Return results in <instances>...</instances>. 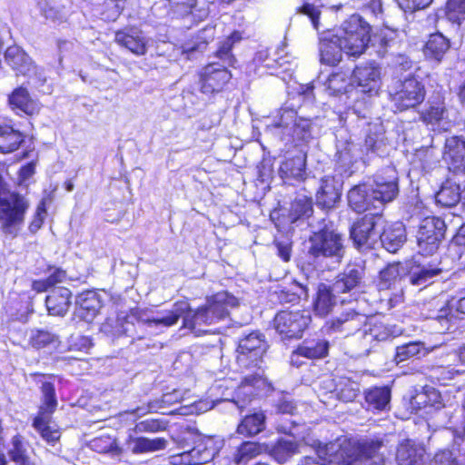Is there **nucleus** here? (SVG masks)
I'll return each mask as SVG.
<instances>
[{"label":"nucleus","mask_w":465,"mask_h":465,"mask_svg":"<svg viewBox=\"0 0 465 465\" xmlns=\"http://www.w3.org/2000/svg\"><path fill=\"white\" fill-rule=\"evenodd\" d=\"M326 324L329 331L340 332L345 336L353 335L352 340L360 341L356 351L358 356L368 355L375 347L373 343L389 341L402 333L400 327L369 320L365 313L358 312L354 307L343 310Z\"/></svg>","instance_id":"obj_1"},{"label":"nucleus","mask_w":465,"mask_h":465,"mask_svg":"<svg viewBox=\"0 0 465 465\" xmlns=\"http://www.w3.org/2000/svg\"><path fill=\"white\" fill-rule=\"evenodd\" d=\"M312 227L308 239L306 262L312 270L325 271L338 267L346 254V239L342 233L333 228L332 223L322 218Z\"/></svg>","instance_id":"obj_2"},{"label":"nucleus","mask_w":465,"mask_h":465,"mask_svg":"<svg viewBox=\"0 0 465 465\" xmlns=\"http://www.w3.org/2000/svg\"><path fill=\"white\" fill-rule=\"evenodd\" d=\"M382 446L380 440H344L342 443L330 442L317 450L322 460L306 457L298 465H385L384 459L378 455Z\"/></svg>","instance_id":"obj_3"},{"label":"nucleus","mask_w":465,"mask_h":465,"mask_svg":"<svg viewBox=\"0 0 465 465\" xmlns=\"http://www.w3.org/2000/svg\"><path fill=\"white\" fill-rule=\"evenodd\" d=\"M239 305L236 297L227 292H217L207 298L206 303L196 310H189L184 316V328L189 329L196 336L207 333L204 326H210L229 316V308Z\"/></svg>","instance_id":"obj_4"},{"label":"nucleus","mask_w":465,"mask_h":465,"mask_svg":"<svg viewBox=\"0 0 465 465\" xmlns=\"http://www.w3.org/2000/svg\"><path fill=\"white\" fill-rule=\"evenodd\" d=\"M242 39L240 33L234 32L227 37L215 52L214 57L220 62H212L208 64L201 74V92L206 94H212L223 90L224 85L232 78L228 66H233L236 59L232 54L234 43Z\"/></svg>","instance_id":"obj_5"},{"label":"nucleus","mask_w":465,"mask_h":465,"mask_svg":"<svg viewBox=\"0 0 465 465\" xmlns=\"http://www.w3.org/2000/svg\"><path fill=\"white\" fill-rule=\"evenodd\" d=\"M385 131L381 124L369 125L363 143L347 142L336 153L337 162L343 167H350L361 160L368 163L374 156L385 153Z\"/></svg>","instance_id":"obj_6"},{"label":"nucleus","mask_w":465,"mask_h":465,"mask_svg":"<svg viewBox=\"0 0 465 465\" xmlns=\"http://www.w3.org/2000/svg\"><path fill=\"white\" fill-rule=\"evenodd\" d=\"M268 345L264 336L260 332H251L239 340L236 350V362L242 370L254 371L252 375L243 378L242 383L245 386L254 387L262 381L263 371L262 363Z\"/></svg>","instance_id":"obj_7"},{"label":"nucleus","mask_w":465,"mask_h":465,"mask_svg":"<svg viewBox=\"0 0 465 465\" xmlns=\"http://www.w3.org/2000/svg\"><path fill=\"white\" fill-rule=\"evenodd\" d=\"M30 208L29 200L17 192H10L0 177V231L5 236L17 237Z\"/></svg>","instance_id":"obj_8"},{"label":"nucleus","mask_w":465,"mask_h":465,"mask_svg":"<svg viewBox=\"0 0 465 465\" xmlns=\"http://www.w3.org/2000/svg\"><path fill=\"white\" fill-rule=\"evenodd\" d=\"M267 129L287 144L296 141H307L312 137V127L311 119L298 116L294 109L282 107Z\"/></svg>","instance_id":"obj_9"},{"label":"nucleus","mask_w":465,"mask_h":465,"mask_svg":"<svg viewBox=\"0 0 465 465\" xmlns=\"http://www.w3.org/2000/svg\"><path fill=\"white\" fill-rule=\"evenodd\" d=\"M298 12L310 18L315 30L318 32L320 30L323 31L319 38L321 63L330 66H336L341 61L342 54L345 53L341 36L330 31L325 32L326 28L321 23L322 12L318 6L305 3L299 8Z\"/></svg>","instance_id":"obj_10"},{"label":"nucleus","mask_w":465,"mask_h":465,"mask_svg":"<svg viewBox=\"0 0 465 465\" xmlns=\"http://www.w3.org/2000/svg\"><path fill=\"white\" fill-rule=\"evenodd\" d=\"M338 35L348 55L360 56L370 48L371 25L357 14L342 23Z\"/></svg>","instance_id":"obj_11"},{"label":"nucleus","mask_w":465,"mask_h":465,"mask_svg":"<svg viewBox=\"0 0 465 465\" xmlns=\"http://www.w3.org/2000/svg\"><path fill=\"white\" fill-rule=\"evenodd\" d=\"M391 102L395 111L415 109L425 100L426 88L420 79L410 75L395 83L390 91Z\"/></svg>","instance_id":"obj_12"},{"label":"nucleus","mask_w":465,"mask_h":465,"mask_svg":"<svg viewBox=\"0 0 465 465\" xmlns=\"http://www.w3.org/2000/svg\"><path fill=\"white\" fill-rule=\"evenodd\" d=\"M384 223L380 212L367 213L358 218L350 227V239L359 252H366L374 248L378 243L380 231Z\"/></svg>","instance_id":"obj_13"},{"label":"nucleus","mask_w":465,"mask_h":465,"mask_svg":"<svg viewBox=\"0 0 465 465\" xmlns=\"http://www.w3.org/2000/svg\"><path fill=\"white\" fill-rule=\"evenodd\" d=\"M447 226L440 217L424 218L417 232L418 252L423 256H430L437 252L444 240Z\"/></svg>","instance_id":"obj_14"},{"label":"nucleus","mask_w":465,"mask_h":465,"mask_svg":"<svg viewBox=\"0 0 465 465\" xmlns=\"http://www.w3.org/2000/svg\"><path fill=\"white\" fill-rule=\"evenodd\" d=\"M370 185L373 193L372 203H376L379 211H381L387 203L394 201L399 195L397 173L391 167H387L376 173L372 181L370 182Z\"/></svg>","instance_id":"obj_15"},{"label":"nucleus","mask_w":465,"mask_h":465,"mask_svg":"<svg viewBox=\"0 0 465 465\" xmlns=\"http://www.w3.org/2000/svg\"><path fill=\"white\" fill-rule=\"evenodd\" d=\"M311 322L305 311H282L273 319V326L282 340L300 339Z\"/></svg>","instance_id":"obj_16"},{"label":"nucleus","mask_w":465,"mask_h":465,"mask_svg":"<svg viewBox=\"0 0 465 465\" xmlns=\"http://www.w3.org/2000/svg\"><path fill=\"white\" fill-rule=\"evenodd\" d=\"M365 262L359 261L348 264L342 272L339 273L332 282V291L343 294H349V298L356 301L358 290L363 286L365 278Z\"/></svg>","instance_id":"obj_17"},{"label":"nucleus","mask_w":465,"mask_h":465,"mask_svg":"<svg viewBox=\"0 0 465 465\" xmlns=\"http://www.w3.org/2000/svg\"><path fill=\"white\" fill-rule=\"evenodd\" d=\"M351 77L360 92L370 96L379 93L381 84V68L375 62L355 66Z\"/></svg>","instance_id":"obj_18"},{"label":"nucleus","mask_w":465,"mask_h":465,"mask_svg":"<svg viewBox=\"0 0 465 465\" xmlns=\"http://www.w3.org/2000/svg\"><path fill=\"white\" fill-rule=\"evenodd\" d=\"M218 454V449L212 438L198 437L194 446L180 454L183 465H203L210 462Z\"/></svg>","instance_id":"obj_19"},{"label":"nucleus","mask_w":465,"mask_h":465,"mask_svg":"<svg viewBox=\"0 0 465 465\" xmlns=\"http://www.w3.org/2000/svg\"><path fill=\"white\" fill-rule=\"evenodd\" d=\"M125 336L133 340H143L150 335L156 334L151 322V314L140 308L130 310V320L125 327Z\"/></svg>","instance_id":"obj_20"},{"label":"nucleus","mask_w":465,"mask_h":465,"mask_svg":"<svg viewBox=\"0 0 465 465\" xmlns=\"http://www.w3.org/2000/svg\"><path fill=\"white\" fill-rule=\"evenodd\" d=\"M332 283L328 285L326 283H320L317 289L316 298L313 302V309L317 315L325 317L333 309V307L341 302V304L351 302V299L341 296L340 292L332 291Z\"/></svg>","instance_id":"obj_21"},{"label":"nucleus","mask_w":465,"mask_h":465,"mask_svg":"<svg viewBox=\"0 0 465 465\" xmlns=\"http://www.w3.org/2000/svg\"><path fill=\"white\" fill-rule=\"evenodd\" d=\"M74 304V316L87 322L95 318L103 306L100 295L93 290L79 293L75 297Z\"/></svg>","instance_id":"obj_22"},{"label":"nucleus","mask_w":465,"mask_h":465,"mask_svg":"<svg viewBox=\"0 0 465 465\" xmlns=\"http://www.w3.org/2000/svg\"><path fill=\"white\" fill-rule=\"evenodd\" d=\"M341 182L333 176H325L316 193V205L322 209L331 210L340 202Z\"/></svg>","instance_id":"obj_23"},{"label":"nucleus","mask_w":465,"mask_h":465,"mask_svg":"<svg viewBox=\"0 0 465 465\" xmlns=\"http://www.w3.org/2000/svg\"><path fill=\"white\" fill-rule=\"evenodd\" d=\"M279 175L285 183L292 184L306 178V154L302 151L287 157L280 165Z\"/></svg>","instance_id":"obj_24"},{"label":"nucleus","mask_w":465,"mask_h":465,"mask_svg":"<svg viewBox=\"0 0 465 465\" xmlns=\"http://www.w3.org/2000/svg\"><path fill=\"white\" fill-rule=\"evenodd\" d=\"M8 104L17 114L33 116L38 114L41 110V104L38 100L31 97L25 87L19 86L8 95Z\"/></svg>","instance_id":"obj_25"},{"label":"nucleus","mask_w":465,"mask_h":465,"mask_svg":"<svg viewBox=\"0 0 465 465\" xmlns=\"http://www.w3.org/2000/svg\"><path fill=\"white\" fill-rule=\"evenodd\" d=\"M114 41L121 47L125 48L132 54L140 56L147 52V41L143 32L137 28L130 27L117 31Z\"/></svg>","instance_id":"obj_26"},{"label":"nucleus","mask_w":465,"mask_h":465,"mask_svg":"<svg viewBox=\"0 0 465 465\" xmlns=\"http://www.w3.org/2000/svg\"><path fill=\"white\" fill-rule=\"evenodd\" d=\"M373 193L370 182L353 186L347 194L349 206L356 213H363L368 210H377L376 203H372Z\"/></svg>","instance_id":"obj_27"},{"label":"nucleus","mask_w":465,"mask_h":465,"mask_svg":"<svg viewBox=\"0 0 465 465\" xmlns=\"http://www.w3.org/2000/svg\"><path fill=\"white\" fill-rule=\"evenodd\" d=\"M189 310V303L186 301L176 302L171 310L158 312L156 316L151 315V322L156 334L161 329L168 328L175 325L179 319H183V326L184 327V316Z\"/></svg>","instance_id":"obj_28"},{"label":"nucleus","mask_w":465,"mask_h":465,"mask_svg":"<svg viewBox=\"0 0 465 465\" xmlns=\"http://www.w3.org/2000/svg\"><path fill=\"white\" fill-rule=\"evenodd\" d=\"M33 376L35 378L37 382H41L42 385L40 387L42 398H41V405L39 407V411L36 416V422H40L43 420L44 417H51L52 414L55 411L58 401L56 399L55 388L54 383L46 381H43L45 379V375L35 373Z\"/></svg>","instance_id":"obj_29"},{"label":"nucleus","mask_w":465,"mask_h":465,"mask_svg":"<svg viewBox=\"0 0 465 465\" xmlns=\"http://www.w3.org/2000/svg\"><path fill=\"white\" fill-rule=\"evenodd\" d=\"M379 240L386 251L395 253L403 246L407 240L404 224L401 222H396L383 227L382 232H380Z\"/></svg>","instance_id":"obj_30"},{"label":"nucleus","mask_w":465,"mask_h":465,"mask_svg":"<svg viewBox=\"0 0 465 465\" xmlns=\"http://www.w3.org/2000/svg\"><path fill=\"white\" fill-rule=\"evenodd\" d=\"M329 342L325 340H306L300 344L291 356V362L293 365H300L298 358L302 356L307 359H322L328 355Z\"/></svg>","instance_id":"obj_31"},{"label":"nucleus","mask_w":465,"mask_h":465,"mask_svg":"<svg viewBox=\"0 0 465 465\" xmlns=\"http://www.w3.org/2000/svg\"><path fill=\"white\" fill-rule=\"evenodd\" d=\"M367 408L372 411H387L391 409V390L389 386H374L364 391Z\"/></svg>","instance_id":"obj_32"},{"label":"nucleus","mask_w":465,"mask_h":465,"mask_svg":"<svg viewBox=\"0 0 465 465\" xmlns=\"http://www.w3.org/2000/svg\"><path fill=\"white\" fill-rule=\"evenodd\" d=\"M71 291L65 287L53 289L45 299L48 313L53 316H64L71 305Z\"/></svg>","instance_id":"obj_33"},{"label":"nucleus","mask_w":465,"mask_h":465,"mask_svg":"<svg viewBox=\"0 0 465 465\" xmlns=\"http://www.w3.org/2000/svg\"><path fill=\"white\" fill-rule=\"evenodd\" d=\"M399 44L398 29L385 26L378 34L371 35V45L379 56H385L391 49Z\"/></svg>","instance_id":"obj_34"},{"label":"nucleus","mask_w":465,"mask_h":465,"mask_svg":"<svg viewBox=\"0 0 465 465\" xmlns=\"http://www.w3.org/2000/svg\"><path fill=\"white\" fill-rule=\"evenodd\" d=\"M442 272V269L433 264L413 266L405 279L413 286L423 288L434 282Z\"/></svg>","instance_id":"obj_35"},{"label":"nucleus","mask_w":465,"mask_h":465,"mask_svg":"<svg viewBox=\"0 0 465 465\" xmlns=\"http://www.w3.org/2000/svg\"><path fill=\"white\" fill-rule=\"evenodd\" d=\"M5 60L13 70L23 75H30L31 71L34 69L32 59L17 45L9 46L6 49Z\"/></svg>","instance_id":"obj_36"},{"label":"nucleus","mask_w":465,"mask_h":465,"mask_svg":"<svg viewBox=\"0 0 465 465\" xmlns=\"http://www.w3.org/2000/svg\"><path fill=\"white\" fill-rule=\"evenodd\" d=\"M425 450L422 448H417L411 440L402 441L396 453L398 465H425Z\"/></svg>","instance_id":"obj_37"},{"label":"nucleus","mask_w":465,"mask_h":465,"mask_svg":"<svg viewBox=\"0 0 465 465\" xmlns=\"http://www.w3.org/2000/svg\"><path fill=\"white\" fill-rule=\"evenodd\" d=\"M299 452V443L295 440L279 439L274 443H267L266 453L280 464L287 462Z\"/></svg>","instance_id":"obj_38"},{"label":"nucleus","mask_w":465,"mask_h":465,"mask_svg":"<svg viewBox=\"0 0 465 465\" xmlns=\"http://www.w3.org/2000/svg\"><path fill=\"white\" fill-rule=\"evenodd\" d=\"M463 197V187L460 184L446 181L442 183L439 192L435 195V201L437 204L445 207L451 208L456 206Z\"/></svg>","instance_id":"obj_39"},{"label":"nucleus","mask_w":465,"mask_h":465,"mask_svg":"<svg viewBox=\"0 0 465 465\" xmlns=\"http://www.w3.org/2000/svg\"><path fill=\"white\" fill-rule=\"evenodd\" d=\"M25 141V135L12 125L0 124V153L16 151Z\"/></svg>","instance_id":"obj_40"},{"label":"nucleus","mask_w":465,"mask_h":465,"mask_svg":"<svg viewBox=\"0 0 465 465\" xmlns=\"http://www.w3.org/2000/svg\"><path fill=\"white\" fill-rule=\"evenodd\" d=\"M450 40L440 33L431 34L424 45V54L427 58L441 61L450 49Z\"/></svg>","instance_id":"obj_41"},{"label":"nucleus","mask_w":465,"mask_h":465,"mask_svg":"<svg viewBox=\"0 0 465 465\" xmlns=\"http://www.w3.org/2000/svg\"><path fill=\"white\" fill-rule=\"evenodd\" d=\"M41 15L52 22L66 21L67 11L62 0H36Z\"/></svg>","instance_id":"obj_42"},{"label":"nucleus","mask_w":465,"mask_h":465,"mask_svg":"<svg viewBox=\"0 0 465 465\" xmlns=\"http://www.w3.org/2000/svg\"><path fill=\"white\" fill-rule=\"evenodd\" d=\"M266 416L262 411H257L244 416L237 427V433L244 437H253L265 429Z\"/></svg>","instance_id":"obj_43"},{"label":"nucleus","mask_w":465,"mask_h":465,"mask_svg":"<svg viewBox=\"0 0 465 465\" xmlns=\"http://www.w3.org/2000/svg\"><path fill=\"white\" fill-rule=\"evenodd\" d=\"M430 351L421 341H410L396 347L394 361L396 364H400L411 358L420 359L428 355Z\"/></svg>","instance_id":"obj_44"},{"label":"nucleus","mask_w":465,"mask_h":465,"mask_svg":"<svg viewBox=\"0 0 465 465\" xmlns=\"http://www.w3.org/2000/svg\"><path fill=\"white\" fill-rule=\"evenodd\" d=\"M312 213V199L305 195H298L291 204L289 219L294 223L311 218Z\"/></svg>","instance_id":"obj_45"},{"label":"nucleus","mask_w":465,"mask_h":465,"mask_svg":"<svg viewBox=\"0 0 465 465\" xmlns=\"http://www.w3.org/2000/svg\"><path fill=\"white\" fill-rule=\"evenodd\" d=\"M267 443L255 441H244L237 449L234 455V461L238 465H244L248 460L254 459L260 454L266 453Z\"/></svg>","instance_id":"obj_46"},{"label":"nucleus","mask_w":465,"mask_h":465,"mask_svg":"<svg viewBox=\"0 0 465 465\" xmlns=\"http://www.w3.org/2000/svg\"><path fill=\"white\" fill-rule=\"evenodd\" d=\"M268 60H272L269 50L267 48L258 50L255 53L252 63L247 66L248 74H251L252 72L254 74H259L256 69L258 65H262L267 69H275L278 67H282L287 63L285 58L272 59V63H269Z\"/></svg>","instance_id":"obj_47"},{"label":"nucleus","mask_w":465,"mask_h":465,"mask_svg":"<svg viewBox=\"0 0 465 465\" xmlns=\"http://www.w3.org/2000/svg\"><path fill=\"white\" fill-rule=\"evenodd\" d=\"M404 268L399 262L388 264L380 272L378 287L380 290L391 288L398 281L401 280Z\"/></svg>","instance_id":"obj_48"},{"label":"nucleus","mask_w":465,"mask_h":465,"mask_svg":"<svg viewBox=\"0 0 465 465\" xmlns=\"http://www.w3.org/2000/svg\"><path fill=\"white\" fill-rule=\"evenodd\" d=\"M327 89L331 95L347 94L352 89V84L348 73L337 72L331 74L327 82Z\"/></svg>","instance_id":"obj_49"},{"label":"nucleus","mask_w":465,"mask_h":465,"mask_svg":"<svg viewBox=\"0 0 465 465\" xmlns=\"http://www.w3.org/2000/svg\"><path fill=\"white\" fill-rule=\"evenodd\" d=\"M167 441L163 438L148 439L143 437L135 438L132 441V452L135 454L153 452L166 448Z\"/></svg>","instance_id":"obj_50"},{"label":"nucleus","mask_w":465,"mask_h":465,"mask_svg":"<svg viewBox=\"0 0 465 465\" xmlns=\"http://www.w3.org/2000/svg\"><path fill=\"white\" fill-rule=\"evenodd\" d=\"M214 27L206 26L200 31L196 36V41L193 43H187L183 46V53L187 54L188 56L193 55L195 52L203 53L209 42L214 39Z\"/></svg>","instance_id":"obj_51"},{"label":"nucleus","mask_w":465,"mask_h":465,"mask_svg":"<svg viewBox=\"0 0 465 465\" xmlns=\"http://www.w3.org/2000/svg\"><path fill=\"white\" fill-rule=\"evenodd\" d=\"M130 320V312L124 316L109 318L102 326V331L113 337L125 335V327Z\"/></svg>","instance_id":"obj_52"},{"label":"nucleus","mask_w":465,"mask_h":465,"mask_svg":"<svg viewBox=\"0 0 465 465\" xmlns=\"http://www.w3.org/2000/svg\"><path fill=\"white\" fill-rule=\"evenodd\" d=\"M453 317L449 306H441L436 312L428 316L434 322L433 327L439 332H444L450 329V323Z\"/></svg>","instance_id":"obj_53"},{"label":"nucleus","mask_w":465,"mask_h":465,"mask_svg":"<svg viewBox=\"0 0 465 465\" xmlns=\"http://www.w3.org/2000/svg\"><path fill=\"white\" fill-rule=\"evenodd\" d=\"M177 401L176 392L165 393L161 399L152 401L148 403L146 408L139 407L134 411L136 415H143L147 412H157L163 409L166 405H171Z\"/></svg>","instance_id":"obj_54"},{"label":"nucleus","mask_w":465,"mask_h":465,"mask_svg":"<svg viewBox=\"0 0 465 465\" xmlns=\"http://www.w3.org/2000/svg\"><path fill=\"white\" fill-rule=\"evenodd\" d=\"M429 108L421 114V119L430 124L439 123L445 117L446 108L442 100L437 102L429 101Z\"/></svg>","instance_id":"obj_55"},{"label":"nucleus","mask_w":465,"mask_h":465,"mask_svg":"<svg viewBox=\"0 0 465 465\" xmlns=\"http://www.w3.org/2000/svg\"><path fill=\"white\" fill-rule=\"evenodd\" d=\"M25 452L26 450L22 442L21 437L19 435L14 436L8 450L10 460L20 465H28V458Z\"/></svg>","instance_id":"obj_56"},{"label":"nucleus","mask_w":465,"mask_h":465,"mask_svg":"<svg viewBox=\"0 0 465 465\" xmlns=\"http://www.w3.org/2000/svg\"><path fill=\"white\" fill-rule=\"evenodd\" d=\"M58 336L48 330H35L32 331L30 342L35 348H44L54 341Z\"/></svg>","instance_id":"obj_57"},{"label":"nucleus","mask_w":465,"mask_h":465,"mask_svg":"<svg viewBox=\"0 0 465 465\" xmlns=\"http://www.w3.org/2000/svg\"><path fill=\"white\" fill-rule=\"evenodd\" d=\"M447 15L450 20L460 24L465 19V0H448Z\"/></svg>","instance_id":"obj_58"},{"label":"nucleus","mask_w":465,"mask_h":465,"mask_svg":"<svg viewBox=\"0 0 465 465\" xmlns=\"http://www.w3.org/2000/svg\"><path fill=\"white\" fill-rule=\"evenodd\" d=\"M460 372L452 367L439 366L432 370L431 377L436 379L440 384L448 385Z\"/></svg>","instance_id":"obj_59"},{"label":"nucleus","mask_w":465,"mask_h":465,"mask_svg":"<svg viewBox=\"0 0 465 465\" xmlns=\"http://www.w3.org/2000/svg\"><path fill=\"white\" fill-rule=\"evenodd\" d=\"M51 417H44L43 420L36 422V417L34 420V427L41 433L42 437L48 442H55L60 435L56 430H51L48 424Z\"/></svg>","instance_id":"obj_60"},{"label":"nucleus","mask_w":465,"mask_h":465,"mask_svg":"<svg viewBox=\"0 0 465 465\" xmlns=\"http://www.w3.org/2000/svg\"><path fill=\"white\" fill-rule=\"evenodd\" d=\"M166 424L160 420H144L136 423L134 431L137 433L143 432H158L165 430Z\"/></svg>","instance_id":"obj_61"},{"label":"nucleus","mask_w":465,"mask_h":465,"mask_svg":"<svg viewBox=\"0 0 465 465\" xmlns=\"http://www.w3.org/2000/svg\"><path fill=\"white\" fill-rule=\"evenodd\" d=\"M396 2L401 10L412 13L428 7L432 0H396Z\"/></svg>","instance_id":"obj_62"},{"label":"nucleus","mask_w":465,"mask_h":465,"mask_svg":"<svg viewBox=\"0 0 465 465\" xmlns=\"http://www.w3.org/2000/svg\"><path fill=\"white\" fill-rule=\"evenodd\" d=\"M273 244L276 248L277 255L283 262H289L292 257V242L287 238L275 239Z\"/></svg>","instance_id":"obj_63"},{"label":"nucleus","mask_w":465,"mask_h":465,"mask_svg":"<svg viewBox=\"0 0 465 465\" xmlns=\"http://www.w3.org/2000/svg\"><path fill=\"white\" fill-rule=\"evenodd\" d=\"M459 461L453 451L444 450L435 454L430 465H459Z\"/></svg>","instance_id":"obj_64"}]
</instances>
